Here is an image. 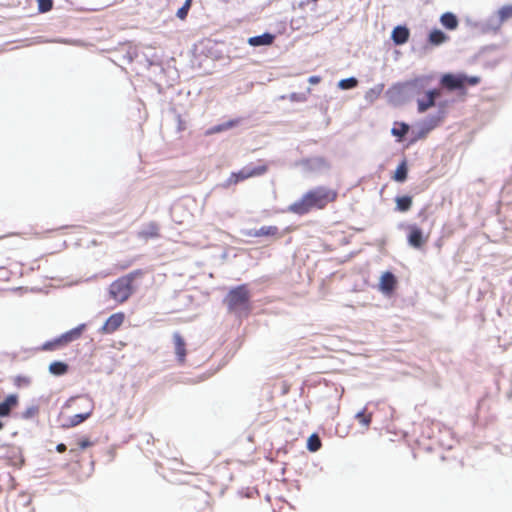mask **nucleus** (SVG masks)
Returning <instances> with one entry per match:
<instances>
[{
  "instance_id": "nucleus-32",
  "label": "nucleus",
  "mask_w": 512,
  "mask_h": 512,
  "mask_svg": "<svg viewBox=\"0 0 512 512\" xmlns=\"http://www.w3.org/2000/svg\"><path fill=\"white\" fill-rule=\"evenodd\" d=\"M306 164L309 165L310 169H314V170H319L321 168H325L326 167L325 161L323 159H321V158L311 159V160L307 161Z\"/></svg>"
},
{
  "instance_id": "nucleus-10",
  "label": "nucleus",
  "mask_w": 512,
  "mask_h": 512,
  "mask_svg": "<svg viewBox=\"0 0 512 512\" xmlns=\"http://www.w3.org/2000/svg\"><path fill=\"white\" fill-rule=\"evenodd\" d=\"M124 318L123 313L112 314L102 326L101 331L107 334L113 333L122 325Z\"/></svg>"
},
{
  "instance_id": "nucleus-21",
  "label": "nucleus",
  "mask_w": 512,
  "mask_h": 512,
  "mask_svg": "<svg viewBox=\"0 0 512 512\" xmlns=\"http://www.w3.org/2000/svg\"><path fill=\"white\" fill-rule=\"evenodd\" d=\"M68 370V365L64 362L55 361L49 365V372L56 376L64 375Z\"/></svg>"
},
{
  "instance_id": "nucleus-43",
  "label": "nucleus",
  "mask_w": 512,
  "mask_h": 512,
  "mask_svg": "<svg viewBox=\"0 0 512 512\" xmlns=\"http://www.w3.org/2000/svg\"><path fill=\"white\" fill-rule=\"evenodd\" d=\"M3 428V423L0 421V430Z\"/></svg>"
},
{
  "instance_id": "nucleus-37",
  "label": "nucleus",
  "mask_w": 512,
  "mask_h": 512,
  "mask_svg": "<svg viewBox=\"0 0 512 512\" xmlns=\"http://www.w3.org/2000/svg\"><path fill=\"white\" fill-rule=\"evenodd\" d=\"M480 82V78L478 76H466L465 75V83L470 85H477Z\"/></svg>"
},
{
  "instance_id": "nucleus-16",
  "label": "nucleus",
  "mask_w": 512,
  "mask_h": 512,
  "mask_svg": "<svg viewBox=\"0 0 512 512\" xmlns=\"http://www.w3.org/2000/svg\"><path fill=\"white\" fill-rule=\"evenodd\" d=\"M391 37L396 45H402L408 41L409 30L404 26H397L393 29Z\"/></svg>"
},
{
  "instance_id": "nucleus-26",
  "label": "nucleus",
  "mask_w": 512,
  "mask_h": 512,
  "mask_svg": "<svg viewBox=\"0 0 512 512\" xmlns=\"http://www.w3.org/2000/svg\"><path fill=\"white\" fill-rule=\"evenodd\" d=\"M235 125H236L235 121H228L223 124H219V125H216V126L210 128L207 131V134L210 135V134L220 133V132H223L225 130H228V129L234 127Z\"/></svg>"
},
{
  "instance_id": "nucleus-2",
  "label": "nucleus",
  "mask_w": 512,
  "mask_h": 512,
  "mask_svg": "<svg viewBox=\"0 0 512 512\" xmlns=\"http://www.w3.org/2000/svg\"><path fill=\"white\" fill-rule=\"evenodd\" d=\"M249 298L250 296L246 286L240 285L228 293L225 302L230 311L242 312L248 309Z\"/></svg>"
},
{
  "instance_id": "nucleus-34",
  "label": "nucleus",
  "mask_w": 512,
  "mask_h": 512,
  "mask_svg": "<svg viewBox=\"0 0 512 512\" xmlns=\"http://www.w3.org/2000/svg\"><path fill=\"white\" fill-rule=\"evenodd\" d=\"M191 1L192 0H186L185 3L183 4V6L177 10L176 15L178 18L185 19V17L188 14V11L190 9Z\"/></svg>"
},
{
  "instance_id": "nucleus-39",
  "label": "nucleus",
  "mask_w": 512,
  "mask_h": 512,
  "mask_svg": "<svg viewBox=\"0 0 512 512\" xmlns=\"http://www.w3.org/2000/svg\"><path fill=\"white\" fill-rule=\"evenodd\" d=\"M320 80H321V78L319 76H311L308 79L310 84H318L320 82Z\"/></svg>"
},
{
  "instance_id": "nucleus-42",
  "label": "nucleus",
  "mask_w": 512,
  "mask_h": 512,
  "mask_svg": "<svg viewBox=\"0 0 512 512\" xmlns=\"http://www.w3.org/2000/svg\"><path fill=\"white\" fill-rule=\"evenodd\" d=\"M52 345H53V343H46L44 345V349H51Z\"/></svg>"
},
{
  "instance_id": "nucleus-29",
  "label": "nucleus",
  "mask_w": 512,
  "mask_h": 512,
  "mask_svg": "<svg viewBox=\"0 0 512 512\" xmlns=\"http://www.w3.org/2000/svg\"><path fill=\"white\" fill-rule=\"evenodd\" d=\"M406 178H407V167H406V164L403 162L397 167V169L395 171L394 179L398 182H403L406 180Z\"/></svg>"
},
{
  "instance_id": "nucleus-20",
  "label": "nucleus",
  "mask_w": 512,
  "mask_h": 512,
  "mask_svg": "<svg viewBox=\"0 0 512 512\" xmlns=\"http://www.w3.org/2000/svg\"><path fill=\"white\" fill-rule=\"evenodd\" d=\"M441 24L447 29L454 30L458 26V20L453 13H444L440 18Z\"/></svg>"
},
{
  "instance_id": "nucleus-22",
  "label": "nucleus",
  "mask_w": 512,
  "mask_h": 512,
  "mask_svg": "<svg viewBox=\"0 0 512 512\" xmlns=\"http://www.w3.org/2000/svg\"><path fill=\"white\" fill-rule=\"evenodd\" d=\"M447 39H448L447 35L444 32H442L441 30H438V29L433 30L429 34V41L433 45H441L444 42H446Z\"/></svg>"
},
{
  "instance_id": "nucleus-15",
  "label": "nucleus",
  "mask_w": 512,
  "mask_h": 512,
  "mask_svg": "<svg viewBox=\"0 0 512 512\" xmlns=\"http://www.w3.org/2000/svg\"><path fill=\"white\" fill-rule=\"evenodd\" d=\"M502 24V21L496 13L482 23V30L484 32H498Z\"/></svg>"
},
{
  "instance_id": "nucleus-35",
  "label": "nucleus",
  "mask_w": 512,
  "mask_h": 512,
  "mask_svg": "<svg viewBox=\"0 0 512 512\" xmlns=\"http://www.w3.org/2000/svg\"><path fill=\"white\" fill-rule=\"evenodd\" d=\"M356 418L359 420L361 424H363L365 427H367L371 422V416H366L364 414V411H360L356 414Z\"/></svg>"
},
{
  "instance_id": "nucleus-5",
  "label": "nucleus",
  "mask_w": 512,
  "mask_h": 512,
  "mask_svg": "<svg viewBox=\"0 0 512 512\" xmlns=\"http://www.w3.org/2000/svg\"><path fill=\"white\" fill-rule=\"evenodd\" d=\"M431 81L430 76H419L412 80L406 81L411 98L420 95L426 90Z\"/></svg>"
},
{
  "instance_id": "nucleus-24",
  "label": "nucleus",
  "mask_w": 512,
  "mask_h": 512,
  "mask_svg": "<svg viewBox=\"0 0 512 512\" xmlns=\"http://www.w3.org/2000/svg\"><path fill=\"white\" fill-rule=\"evenodd\" d=\"M396 205L399 211L405 212L411 208L412 198L409 196H402L396 198Z\"/></svg>"
},
{
  "instance_id": "nucleus-23",
  "label": "nucleus",
  "mask_w": 512,
  "mask_h": 512,
  "mask_svg": "<svg viewBox=\"0 0 512 512\" xmlns=\"http://www.w3.org/2000/svg\"><path fill=\"white\" fill-rule=\"evenodd\" d=\"M277 231H278V229L275 226H264L258 230H255L254 232H250L249 235L255 236V237L275 235L277 233Z\"/></svg>"
},
{
  "instance_id": "nucleus-30",
  "label": "nucleus",
  "mask_w": 512,
  "mask_h": 512,
  "mask_svg": "<svg viewBox=\"0 0 512 512\" xmlns=\"http://www.w3.org/2000/svg\"><path fill=\"white\" fill-rule=\"evenodd\" d=\"M139 234L144 238L156 237L158 235V227L155 224L151 223Z\"/></svg>"
},
{
  "instance_id": "nucleus-19",
  "label": "nucleus",
  "mask_w": 512,
  "mask_h": 512,
  "mask_svg": "<svg viewBox=\"0 0 512 512\" xmlns=\"http://www.w3.org/2000/svg\"><path fill=\"white\" fill-rule=\"evenodd\" d=\"M274 36L269 33H265L259 36L250 37L248 39V43L251 46H262V45H269L273 42Z\"/></svg>"
},
{
  "instance_id": "nucleus-9",
  "label": "nucleus",
  "mask_w": 512,
  "mask_h": 512,
  "mask_svg": "<svg viewBox=\"0 0 512 512\" xmlns=\"http://www.w3.org/2000/svg\"><path fill=\"white\" fill-rule=\"evenodd\" d=\"M408 243L413 248L419 249L427 241L428 237H424L423 232L416 225L409 226Z\"/></svg>"
},
{
  "instance_id": "nucleus-11",
  "label": "nucleus",
  "mask_w": 512,
  "mask_h": 512,
  "mask_svg": "<svg viewBox=\"0 0 512 512\" xmlns=\"http://www.w3.org/2000/svg\"><path fill=\"white\" fill-rule=\"evenodd\" d=\"M85 329V324H80L79 326H77L76 328L64 333L63 335H61V337H59L55 343L58 344V345H64V344H68L76 339H78L82 332L84 331Z\"/></svg>"
},
{
  "instance_id": "nucleus-4",
  "label": "nucleus",
  "mask_w": 512,
  "mask_h": 512,
  "mask_svg": "<svg viewBox=\"0 0 512 512\" xmlns=\"http://www.w3.org/2000/svg\"><path fill=\"white\" fill-rule=\"evenodd\" d=\"M389 101L395 105L406 103L411 99L407 82L397 83L387 91Z\"/></svg>"
},
{
  "instance_id": "nucleus-13",
  "label": "nucleus",
  "mask_w": 512,
  "mask_h": 512,
  "mask_svg": "<svg viewBox=\"0 0 512 512\" xmlns=\"http://www.w3.org/2000/svg\"><path fill=\"white\" fill-rule=\"evenodd\" d=\"M173 342L175 346V354L177 356V359L179 362L182 363L184 362L186 356L185 341L178 332H175L173 334Z\"/></svg>"
},
{
  "instance_id": "nucleus-31",
  "label": "nucleus",
  "mask_w": 512,
  "mask_h": 512,
  "mask_svg": "<svg viewBox=\"0 0 512 512\" xmlns=\"http://www.w3.org/2000/svg\"><path fill=\"white\" fill-rule=\"evenodd\" d=\"M382 86L381 85H378L374 88H371L370 90H368L365 94V99L369 102H373L374 100H376L379 95L381 94L382 92Z\"/></svg>"
},
{
  "instance_id": "nucleus-28",
  "label": "nucleus",
  "mask_w": 512,
  "mask_h": 512,
  "mask_svg": "<svg viewBox=\"0 0 512 512\" xmlns=\"http://www.w3.org/2000/svg\"><path fill=\"white\" fill-rule=\"evenodd\" d=\"M358 84V80L354 77L342 79L338 82V87L342 90L355 88Z\"/></svg>"
},
{
  "instance_id": "nucleus-36",
  "label": "nucleus",
  "mask_w": 512,
  "mask_h": 512,
  "mask_svg": "<svg viewBox=\"0 0 512 512\" xmlns=\"http://www.w3.org/2000/svg\"><path fill=\"white\" fill-rule=\"evenodd\" d=\"M289 100L292 102H305L307 97L303 93H291L289 95Z\"/></svg>"
},
{
  "instance_id": "nucleus-17",
  "label": "nucleus",
  "mask_w": 512,
  "mask_h": 512,
  "mask_svg": "<svg viewBox=\"0 0 512 512\" xmlns=\"http://www.w3.org/2000/svg\"><path fill=\"white\" fill-rule=\"evenodd\" d=\"M395 277L390 272H385L380 278V290L384 293H390L394 289Z\"/></svg>"
},
{
  "instance_id": "nucleus-33",
  "label": "nucleus",
  "mask_w": 512,
  "mask_h": 512,
  "mask_svg": "<svg viewBox=\"0 0 512 512\" xmlns=\"http://www.w3.org/2000/svg\"><path fill=\"white\" fill-rule=\"evenodd\" d=\"M38 2V10L41 13L48 12L52 9L53 0H37Z\"/></svg>"
},
{
  "instance_id": "nucleus-14",
  "label": "nucleus",
  "mask_w": 512,
  "mask_h": 512,
  "mask_svg": "<svg viewBox=\"0 0 512 512\" xmlns=\"http://www.w3.org/2000/svg\"><path fill=\"white\" fill-rule=\"evenodd\" d=\"M84 401H85V407L88 409L87 412L81 413V414H75L73 417H71L69 426H76V425L82 423L83 421H85L91 415L92 410H93V402L89 398H85Z\"/></svg>"
},
{
  "instance_id": "nucleus-38",
  "label": "nucleus",
  "mask_w": 512,
  "mask_h": 512,
  "mask_svg": "<svg viewBox=\"0 0 512 512\" xmlns=\"http://www.w3.org/2000/svg\"><path fill=\"white\" fill-rule=\"evenodd\" d=\"M408 130V127L406 125H403L402 129L401 130H398L396 128H393L392 129V133L396 136H403Z\"/></svg>"
},
{
  "instance_id": "nucleus-1",
  "label": "nucleus",
  "mask_w": 512,
  "mask_h": 512,
  "mask_svg": "<svg viewBox=\"0 0 512 512\" xmlns=\"http://www.w3.org/2000/svg\"><path fill=\"white\" fill-rule=\"evenodd\" d=\"M335 191L326 187H317L307 192L303 197L290 206V211L297 214H305L312 208H323L329 202L335 200Z\"/></svg>"
},
{
  "instance_id": "nucleus-40",
  "label": "nucleus",
  "mask_w": 512,
  "mask_h": 512,
  "mask_svg": "<svg viewBox=\"0 0 512 512\" xmlns=\"http://www.w3.org/2000/svg\"><path fill=\"white\" fill-rule=\"evenodd\" d=\"M79 445L81 449H85L91 445V442L88 439H84L79 443Z\"/></svg>"
},
{
  "instance_id": "nucleus-18",
  "label": "nucleus",
  "mask_w": 512,
  "mask_h": 512,
  "mask_svg": "<svg viewBox=\"0 0 512 512\" xmlns=\"http://www.w3.org/2000/svg\"><path fill=\"white\" fill-rule=\"evenodd\" d=\"M17 404V396L9 395L3 402L0 403V417L9 415L10 411Z\"/></svg>"
},
{
  "instance_id": "nucleus-25",
  "label": "nucleus",
  "mask_w": 512,
  "mask_h": 512,
  "mask_svg": "<svg viewBox=\"0 0 512 512\" xmlns=\"http://www.w3.org/2000/svg\"><path fill=\"white\" fill-rule=\"evenodd\" d=\"M497 14L502 21V23L512 19V4L504 5L502 6L498 11Z\"/></svg>"
},
{
  "instance_id": "nucleus-6",
  "label": "nucleus",
  "mask_w": 512,
  "mask_h": 512,
  "mask_svg": "<svg viewBox=\"0 0 512 512\" xmlns=\"http://www.w3.org/2000/svg\"><path fill=\"white\" fill-rule=\"evenodd\" d=\"M266 171L265 166H258L256 168H243L238 173H233L228 179V184L237 183L238 181L247 179L249 177L258 176Z\"/></svg>"
},
{
  "instance_id": "nucleus-3",
  "label": "nucleus",
  "mask_w": 512,
  "mask_h": 512,
  "mask_svg": "<svg viewBox=\"0 0 512 512\" xmlns=\"http://www.w3.org/2000/svg\"><path fill=\"white\" fill-rule=\"evenodd\" d=\"M132 276H124L110 285V296L117 302H125L132 294Z\"/></svg>"
},
{
  "instance_id": "nucleus-12",
  "label": "nucleus",
  "mask_w": 512,
  "mask_h": 512,
  "mask_svg": "<svg viewBox=\"0 0 512 512\" xmlns=\"http://www.w3.org/2000/svg\"><path fill=\"white\" fill-rule=\"evenodd\" d=\"M85 329V324H80L79 326H77L76 328L64 333L63 335H61V337H59L55 343L58 344V345H64V344H68L76 339H78L82 332L84 331Z\"/></svg>"
},
{
  "instance_id": "nucleus-27",
  "label": "nucleus",
  "mask_w": 512,
  "mask_h": 512,
  "mask_svg": "<svg viewBox=\"0 0 512 512\" xmlns=\"http://www.w3.org/2000/svg\"><path fill=\"white\" fill-rule=\"evenodd\" d=\"M321 447V441L320 438L316 434H312L307 441V448L311 452H316Z\"/></svg>"
},
{
  "instance_id": "nucleus-41",
  "label": "nucleus",
  "mask_w": 512,
  "mask_h": 512,
  "mask_svg": "<svg viewBox=\"0 0 512 512\" xmlns=\"http://www.w3.org/2000/svg\"><path fill=\"white\" fill-rule=\"evenodd\" d=\"M56 449L59 453H62L66 450V446H65V444L61 443V444L57 445Z\"/></svg>"
},
{
  "instance_id": "nucleus-8",
  "label": "nucleus",
  "mask_w": 512,
  "mask_h": 512,
  "mask_svg": "<svg viewBox=\"0 0 512 512\" xmlns=\"http://www.w3.org/2000/svg\"><path fill=\"white\" fill-rule=\"evenodd\" d=\"M441 84L449 90L462 89L465 85V75L444 74L441 78Z\"/></svg>"
},
{
  "instance_id": "nucleus-7",
  "label": "nucleus",
  "mask_w": 512,
  "mask_h": 512,
  "mask_svg": "<svg viewBox=\"0 0 512 512\" xmlns=\"http://www.w3.org/2000/svg\"><path fill=\"white\" fill-rule=\"evenodd\" d=\"M439 96H440V91L437 89H432V90L426 91L424 98L417 99L418 111L420 113H423V112L427 111L429 108L433 107L435 105L436 98Z\"/></svg>"
}]
</instances>
